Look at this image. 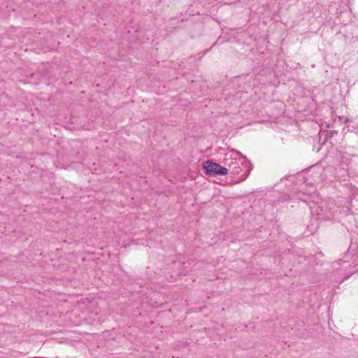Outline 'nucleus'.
<instances>
[{"mask_svg":"<svg viewBox=\"0 0 358 358\" xmlns=\"http://www.w3.org/2000/svg\"><path fill=\"white\" fill-rule=\"evenodd\" d=\"M224 164L230 173H237L235 170V166L238 164L245 166L244 174L242 175L240 180H244L250 173L249 162L247 159L239 152L235 150H229L224 155Z\"/></svg>","mask_w":358,"mask_h":358,"instance_id":"nucleus-1","label":"nucleus"},{"mask_svg":"<svg viewBox=\"0 0 358 358\" xmlns=\"http://www.w3.org/2000/svg\"><path fill=\"white\" fill-rule=\"evenodd\" d=\"M203 169L206 173L212 176L226 175L228 173L227 167L220 166L219 164L212 162L209 160L203 163Z\"/></svg>","mask_w":358,"mask_h":358,"instance_id":"nucleus-2","label":"nucleus"},{"mask_svg":"<svg viewBox=\"0 0 358 358\" xmlns=\"http://www.w3.org/2000/svg\"><path fill=\"white\" fill-rule=\"evenodd\" d=\"M235 170H237V173H230L233 176H238V180H237V182H241L242 180H240L241 178V176L243 174H244V171L245 170V166H242L241 164L236 165L235 166Z\"/></svg>","mask_w":358,"mask_h":358,"instance_id":"nucleus-3","label":"nucleus"},{"mask_svg":"<svg viewBox=\"0 0 358 358\" xmlns=\"http://www.w3.org/2000/svg\"><path fill=\"white\" fill-rule=\"evenodd\" d=\"M357 132H358V130H357Z\"/></svg>","mask_w":358,"mask_h":358,"instance_id":"nucleus-4","label":"nucleus"},{"mask_svg":"<svg viewBox=\"0 0 358 358\" xmlns=\"http://www.w3.org/2000/svg\"><path fill=\"white\" fill-rule=\"evenodd\" d=\"M357 132H358V130H357Z\"/></svg>","mask_w":358,"mask_h":358,"instance_id":"nucleus-5","label":"nucleus"},{"mask_svg":"<svg viewBox=\"0 0 358 358\" xmlns=\"http://www.w3.org/2000/svg\"><path fill=\"white\" fill-rule=\"evenodd\" d=\"M357 132H358V130H357Z\"/></svg>","mask_w":358,"mask_h":358,"instance_id":"nucleus-6","label":"nucleus"}]
</instances>
